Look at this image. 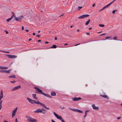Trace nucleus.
<instances>
[{"label":"nucleus","mask_w":122,"mask_h":122,"mask_svg":"<svg viewBox=\"0 0 122 122\" xmlns=\"http://www.w3.org/2000/svg\"><path fill=\"white\" fill-rule=\"evenodd\" d=\"M7 56H8L9 58H15L17 57V56L15 55H7Z\"/></svg>","instance_id":"11"},{"label":"nucleus","mask_w":122,"mask_h":122,"mask_svg":"<svg viewBox=\"0 0 122 122\" xmlns=\"http://www.w3.org/2000/svg\"><path fill=\"white\" fill-rule=\"evenodd\" d=\"M90 19L89 20L85 23V25H88L89 23L90 22Z\"/></svg>","instance_id":"22"},{"label":"nucleus","mask_w":122,"mask_h":122,"mask_svg":"<svg viewBox=\"0 0 122 122\" xmlns=\"http://www.w3.org/2000/svg\"><path fill=\"white\" fill-rule=\"evenodd\" d=\"M117 38H117V37L115 36V37H113V39L114 40H115L116 39H117Z\"/></svg>","instance_id":"37"},{"label":"nucleus","mask_w":122,"mask_h":122,"mask_svg":"<svg viewBox=\"0 0 122 122\" xmlns=\"http://www.w3.org/2000/svg\"><path fill=\"white\" fill-rule=\"evenodd\" d=\"M78 112L81 113H82L83 112L82 111L80 110H78Z\"/></svg>","instance_id":"34"},{"label":"nucleus","mask_w":122,"mask_h":122,"mask_svg":"<svg viewBox=\"0 0 122 122\" xmlns=\"http://www.w3.org/2000/svg\"><path fill=\"white\" fill-rule=\"evenodd\" d=\"M21 87V86L20 85H19L18 86L14 87V88L12 89V91H13L17 90L20 88Z\"/></svg>","instance_id":"9"},{"label":"nucleus","mask_w":122,"mask_h":122,"mask_svg":"<svg viewBox=\"0 0 122 122\" xmlns=\"http://www.w3.org/2000/svg\"><path fill=\"white\" fill-rule=\"evenodd\" d=\"M53 114L56 117V118L59 120H62L63 119L62 117L61 116H59L55 112H53Z\"/></svg>","instance_id":"4"},{"label":"nucleus","mask_w":122,"mask_h":122,"mask_svg":"<svg viewBox=\"0 0 122 122\" xmlns=\"http://www.w3.org/2000/svg\"><path fill=\"white\" fill-rule=\"evenodd\" d=\"M95 4H93L92 5V7H94V6H95Z\"/></svg>","instance_id":"55"},{"label":"nucleus","mask_w":122,"mask_h":122,"mask_svg":"<svg viewBox=\"0 0 122 122\" xmlns=\"http://www.w3.org/2000/svg\"><path fill=\"white\" fill-rule=\"evenodd\" d=\"M92 107L94 109H98V107H96L94 104H92Z\"/></svg>","instance_id":"14"},{"label":"nucleus","mask_w":122,"mask_h":122,"mask_svg":"<svg viewBox=\"0 0 122 122\" xmlns=\"http://www.w3.org/2000/svg\"><path fill=\"white\" fill-rule=\"evenodd\" d=\"M33 35H35V33H33Z\"/></svg>","instance_id":"58"},{"label":"nucleus","mask_w":122,"mask_h":122,"mask_svg":"<svg viewBox=\"0 0 122 122\" xmlns=\"http://www.w3.org/2000/svg\"><path fill=\"white\" fill-rule=\"evenodd\" d=\"M111 36L110 37H106V39H107L108 38H111Z\"/></svg>","instance_id":"39"},{"label":"nucleus","mask_w":122,"mask_h":122,"mask_svg":"<svg viewBox=\"0 0 122 122\" xmlns=\"http://www.w3.org/2000/svg\"><path fill=\"white\" fill-rule=\"evenodd\" d=\"M37 102L35 101V103L37 104H40L41 106L43 107L44 108L46 109L47 110L49 109V108L46 107V105L40 102L39 101H37Z\"/></svg>","instance_id":"2"},{"label":"nucleus","mask_w":122,"mask_h":122,"mask_svg":"<svg viewBox=\"0 0 122 122\" xmlns=\"http://www.w3.org/2000/svg\"><path fill=\"white\" fill-rule=\"evenodd\" d=\"M4 122H8L6 121H4Z\"/></svg>","instance_id":"64"},{"label":"nucleus","mask_w":122,"mask_h":122,"mask_svg":"<svg viewBox=\"0 0 122 122\" xmlns=\"http://www.w3.org/2000/svg\"><path fill=\"white\" fill-rule=\"evenodd\" d=\"M9 78H15L16 77L15 76V75H13L12 76H9Z\"/></svg>","instance_id":"21"},{"label":"nucleus","mask_w":122,"mask_h":122,"mask_svg":"<svg viewBox=\"0 0 122 122\" xmlns=\"http://www.w3.org/2000/svg\"><path fill=\"white\" fill-rule=\"evenodd\" d=\"M25 31H26L27 32H28L29 31V30H25Z\"/></svg>","instance_id":"59"},{"label":"nucleus","mask_w":122,"mask_h":122,"mask_svg":"<svg viewBox=\"0 0 122 122\" xmlns=\"http://www.w3.org/2000/svg\"><path fill=\"white\" fill-rule=\"evenodd\" d=\"M68 44L66 43V44H64V45H65V46H66V45H68Z\"/></svg>","instance_id":"63"},{"label":"nucleus","mask_w":122,"mask_h":122,"mask_svg":"<svg viewBox=\"0 0 122 122\" xmlns=\"http://www.w3.org/2000/svg\"><path fill=\"white\" fill-rule=\"evenodd\" d=\"M36 37H40V36L39 35H37L36 36Z\"/></svg>","instance_id":"41"},{"label":"nucleus","mask_w":122,"mask_h":122,"mask_svg":"<svg viewBox=\"0 0 122 122\" xmlns=\"http://www.w3.org/2000/svg\"><path fill=\"white\" fill-rule=\"evenodd\" d=\"M8 68V67H4V69H7Z\"/></svg>","instance_id":"40"},{"label":"nucleus","mask_w":122,"mask_h":122,"mask_svg":"<svg viewBox=\"0 0 122 122\" xmlns=\"http://www.w3.org/2000/svg\"><path fill=\"white\" fill-rule=\"evenodd\" d=\"M92 29V27H90V28H89V30H91Z\"/></svg>","instance_id":"56"},{"label":"nucleus","mask_w":122,"mask_h":122,"mask_svg":"<svg viewBox=\"0 0 122 122\" xmlns=\"http://www.w3.org/2000/svg\"><path fill=\"white\" fill-rule=\"evenodd\" d=\"M61 121L62 122H65V121L63 119L61 120Z\"/></svg>","instance_id":"49"},{"label":"nucleus","mask_w":122,"mask_h":122,"mask_svg":"<svg viewBox=\"0 0 122 122\" xmlns=\"http://www.w3.org/2000/svg\"><path fill=\"white\" fill-rule=\"evenodd\" d=\"M99 25L101 27H103L105 26V25L103 24H100Z\"/></svg>","instance_id":"27"},{"label":"nucleus","mask_w":122,"mask_h":122,"mask_svg":"<svg viewBox=\"0 0 122 122\" xmlns=\"http://www.w3.org/2000/svg\"><path fill=\"white\" fill-rule=\"evenodd\" d=\"M101 34L100 35V36H102V35H104L105 34Z\"/></svg>","instance_id":"46"},{"label":"nucleus","mask_w":122,"mask_h":122,"mask_svg":"<svg viewBox=\"0 0 122 122\" xmlns=\"http://www.w3.org/2000/svg\"><path fill=\"white\" fill-rule=\"evenodd\" d=\"M60 108L63 109H64L65 108V107H60Z\"/></svg>","instance_id":"50"},{"label":"nucleus","mask_w":122,"mask_h":122,"mask_svg":"<svg viewBox=\"0 0 122 122\" xmlns=\"http://www.w3.org/2000/svg\"><path fill=\"white\" fill-rule=\"evenodd\" d=\"M55 40H57V37H56L55 38Z\"/></svg>","instance_id":"60"},{"label":"nucleus","mask_w":122,"mask_h":122,"mask_svg":"<svg viewBox=\"0 0 122 122\" xmlns=\"http://www.w3.org/2000/svg\"><path fill=\"white\" fill-rule=\"evenodd\" d=\"M34 88L37 91V92H36V93L42 94L47 97H49L50 98H51L52 97L50 95L46 94L44 92H43L42 90L40 88L36 87H35Z\"/></svg>","instance_id":"1"},{"label":"nucleus","mask_w":122,"mask_h":122,"mask_svg":"<svg viewBox=\"0 0 122 122\" xmlns=\"http://www.w3.org/2000/svg\"><path fill=\"white\" fill-rule=\"evenodd\" d=\"M6 32V34H8V32L6 30H5Z\"/></svg>","instance_id":"44"},{"label":"nucleus","mask_w":122,"mask_h":122,"mask_svg":"<svg viewBox=\"0 0 122 122\" xmlns=\"http://www.w3.org/2000/svg\"><path fill=\"white\" fill-rule=\"evenodd\" d=\"M24 28L23 26H22V30H23L24 29Z\"/></svg>","instance_id":"42"},{"label":"nucleus","mask_w":122,"mask_h":122,"mask_svg":"<svg viewBox=\"0 0 122 122\" xmlns=\"http://www.w3.org/2000/svg\"><path fill=\"white\" fill-rule=\"evenodd\" d=\"M27 99L28 101L30 103L32 104L35 103V101L32 100L28 97H27Z\"/></svg>","instance_id":"8"},{"label":"nucleus","mask_w":122,"mask_h":122,"mask_svg":"<svg viewBox=\"0 0 122 122\" xmlns=\"http://www.w3.org/2000/svg\"><path fill=\"white\" fill-rule=\"evenodd\" d=\"M70 109L71 110L75 112H78V110L77 109H72V108H70Z\"/></svg>","instance_id":"24"},{"label":"nucleus","mask_w":122,"mask_h":122,"mask_svg":"<svg viewBox=\"0 0 122 122\" xmlns=\"http://www.w3.org/2000/svg\"><path fill=\"white\" fill-rule=\"evenodd\" d=\"M83 16L82 15H81V16H80V17H79L78 18L79 19H82L83 18Z\"/></svg>","instance_id":"28"},{"label":"nucleus","mask_w":122,"mask_h":122,"mask_svg":"<svg viewBox=\"0 0 122 122\" xmlns=\"http://www.w3.org/2000/svg\"><path fill=\"white\" fill-rule=\"evenodd\" d=\"M0 51H2L6 53H9L10 52L9 51H4L0 50Z\"/></svg>","instance_id":"30"},{"label":"nucleus","mask_w":122,"mask_h":122,"mask_svg":"<svg viewBox=\"0 0 122 122\" xmlns=\"http://www.w3.org/2000/svg\"><path fill=\"white\" fill-rule=\"evenodd\" d=\"M15 122H17L18 121H17V118H16L15 119Z\"/></svg>","instance_id":"47"},{"label":"nucleus","mask_w":122,"mask_h":122,"mask_svg":"<svg viewBox=\"0 0 122 122\" xmlns=\"http://www.w3.org/2000/svg\"><path fill=\"white\" fill-rule=\"evenodd\" d=\"M42 112H41V113L43 114H45L46 112V111L44 109L42 108Z\"/></svg>","instance_id":"17"},{"label":"nucleus","mask_w":122,"mask_h":122,"mask_svg":"<svg viewBox=\"0 0 122 122\" xmlns=\"http://www.w3.org/2000/svg\"><path fill=\"white\" fill-rule=\"evenodd\" d=\"M27 121L29 122H33L36 121V119L33 118L31 117H29V119H27Z\"/></svg>","instance_id":"6"},{"label":"nucleus","mask_w":122,"mask_h":122,"mask_svg":"<svg viewBox=\"0 0 122 122\" xmlns=\"http://www.w3.org/2000/svg\"><path fill=\"white\" fill-rule=\"evenodd\" d=\"M12 15L11 16V17L12 18H13V16H14V13L13 12H12Z\"/></svg>","instance_id":"35"},{"label":"nucleus","mask_w":122,"mask_h":122,"mask_svg":"<svg viewBox=\"0 0 122 122\" xmlns=\"http://www.w3.org/2000/svg\"><path fill=\"white\" fill-rule=\"evenodd\" d=\"M2 101H0V110L1 109L2 107Z\"/></svg>","instance_id":"25"},{"label":"nucleus","mask_w":122,"mask_h":122,"mask_svg":"<svg viewBox=\"0 0 122 122\" xmlns=\"http://www.w3.org/2000/svg\"><path fill=\"white\" fill-rule=\"evenodd\" d=\"M51 95L52 96H55L56 95V93L54 92H51Z\"/></svg>","instance_id":"16"},{"label":"nucleus","mask_w":122,"mask_h":122,"mask_svg":"<svg viewBox=\"0 0 122 122\" xmlns=\"http://www.w3.org/2000/svg\"><path fill=\"white\" fill-rule=\"evenodd\" d=\"M15 82H16V81H10V82L11 83H14Z\"/></svg>","instance_id":"36"},{"label":"nucleus","mask_w":122,"mask_h":122,"mask_svg":"<svg viewBox=\"0 0 122 122\" xmlns=\"http://www.w3.org/2000/svg\"><path fill=\"white\" fill-rule=\"evenodd\" d=\"M45 43L46 44H48V42H45Z\"/></svg>","instance_id":"61"},{"label":"nucleus","mask_w":122,"mask_h":122,"mask_svg":"<svg viewBox=\"0 0 122 122\" xmlns=\"http://www.w3.org/2000/svg\"><path fill=\"white\" fill-rule=\"evenodd\" d=\"M63 15H63V14H61V15H60V16H59V17H61V16H63Z\"/></svg>","instance_id":"48"},{"label":"nucleus","mask_w":122,"mask_h":122,"mask_svg":"<svg viewBox=\"0 0 122 122\" xmlns=\"http://www.w3.org/2000/svg\"><path fill=\"white\" fill-rule=\"evenodd\" d=\"M15 20H16L19 21L20 22H21L22 19L24 18V17L22 15L19 16L18 18L16 17L15 16Z\"/></svg>","instance_id":"3"},{"label":"nucleus","mask_w":122,"mask_h":122,"mask_svg":"<svg viewBox=\"0 0 122 122\" xmlns=\"http://www.w3.org/2000/svg\"><path fill=\"white\" fill-rule=\"evenodd\" d=\"M42 112V110L40 109H37V110H36L34 112H36L37 113H38L39 112L41 113V112Z\"/></svg>","instance_id":"13"},{"label":"nucleus","mask_w":122,"mask_h":122,"mask_svg":"<svg viewBox=\"0 0 122 122\" xmlns=\"http://www.w3.org/2000/svg\"><path fill=\"white\" fill-rule=\"evenodd\" d=\"M41 41V40H39L37 41V42H40Z\"/></svg>","instance_id":"54"},{"label":"nucleus","mask_w":122,"mask_h":122,"mask_svg":"<svg viewBox=\"0 0 122 122\" xmlns=\"http://www.w3.org/2000/svg\"><path fill=\"white\" fill-rule=\"evenodd\" d=\"M80 44L79 43V44H76V45H75V46H78V45H80Z\"/></svg>","instance_id":"52"},{"label":"nucleus","mask_w":122,"mask_h":122,"mask_svg":"<svg viewBox=\"0 0 122 122\" xmlns=\"http://www.w3.org/2000/svg\"><path fill=\"white\" fill-rule=\"evenodd\" d=\"M17 107H16V108L13 111L12 114V118L13 117H14L15 116L17 110Z\"/></svg>","instance_id":"5"},{"label":"nucleus","mask_w":122,"mask_h":122,"mask_svg":"<svg viewBox=\"0 0 122 122\" xmlns=\"http://www.w3.org/2000/svg\"><path fill=\"white\" fill-rule=\"evenodd\" d=\"M26 118H28V119H29V117H28L27 116H26Z\"/></svg>","instance_id":"51"},{"label":"nucleus","mask_w":122,"mask_h":122,"mask_svg":"<svg viewBox=\"0 0 122 122\" xmlns=\"http://www.w3.org/2000/svg\"><path fill=\"white\" fill-rule=\"evenodd\" d=\"M4 66H0V69H4Z\"/></svg>","instance_id":"33"},{"label":"nucleus","mask_w":122,"mask_h":122,"mask_svg":"<svg viewBox=\"0 0 122 122\" xmlns=\"http://www.w3.org/2000/svg\"><path fill=\"white\" fill-rule=\"evenodd\" d=\"M82 7L79 6L78 7V8L77 10H79L80 9L82 8Z\"/></svg>","instance_id":"32"},{"label":"nucleus","mask_w":122,"mask_h":122,"mask_svg":"<svg viewBox=\"0 0 122 122\" xmlns=\"http://www.w3.org/2000/svg\"><path fill=\"white\" fill-rule=\"evenodd\" d=\"M121 118V117H117V119H118V120H119V119H120Z\"/></svg>","instance_id":"43"},{"label":"nucleus","mask_w":122,"mask_h":122,"mask_svg":"<svg viewBox=\"0 0 122 122\" xmlns=\"http://www.w3.org/2000/svg\"><path fill=\"white\" fill-rule=\"evenodd\" d=\"M88 111L87 110H86L85 112V115H86L87 114V113L88 112Z\"/></svg>","instance_id":"38"},{"label":"nucleus","mask_w":122,"mask_h":122,"mask_svg":"<svg viewBox=\"0 0 122 122\" xmlns=\"http://www.w3.org/2000/svg\"><path fill=\"white\" fill-rule=\"evenodd\" d=\"M11 70V69L9 70H5V73L7 74H9L10 73V71Z\"/></svg>","instance_id":"18"},{"label":"nucleus","mask_w":122,"mask_h":122,"mask_svg":"<svg viewBox=\"0 0 122 122\" xmlns=\"http://www.w3.org/2000/svg\"><path fill=\"white\" fill-rule=\"evenodd\" d=\"M100 96L104 98H106L107 100L109 99V97L107 95H100Z\"/></svg>","instance_id":"12"},{"label":"nucleus","mask_w":122,"mask_h":122,"mask_svg":"<svg viewBox=\"0 0 122 122\" xmlns=\"http://www.w3.org/2000/svg\"><path fill=\"white\" fill-rule=\"evenodd\" d=\"M32 40V39L31 38H30L29 40V41H30L31 40Z\"/></svg>","instance_id":"57"},{"label":"nucleus","mask_w":122,"mask_h":122,"mask_svg":"<svg viewBox=\"0 0 122 122\" xmlns=\"http://www.w3.org/2000/svg\"><path fill=\"white\" fill-rule=\"evenodd\" d=\"M12 19V18H11V17H10V18H9V19H7L6 20V21H7V22H8L10 20Z\"/></svg>","instance_id":"26"},{"label":"nucleus","mask_w":122,"mask_h":122,"mask_svg":"<svg viewBox=\"0 0 122 122\" xmlns=\"http://www.w3.org/2000/svg\"><path fill=\"white\" fill-rule=\"evenodd\" d=\"M117 10H113L112 12V13L113 14H114L115 13V11Z\"/></svg>","instance_id":"31"},{"label":"nucleus","mask_w":122,"mask_h":122,"mask_svg":"<svg viewBox=\"0 0 122 122\" xmlns=\"http://www.w3.org/2000/svg\"><path fill=\"white\" fill-rule=\"evenodd\" d=\"M86 114L84 116V117H86Z\"/></svg>","instance_id":"62"},{"label":"nucleus","mask_w":122,"mask_h":122,"mask_svg":"<svg viewBox=\"0 0 122 122\" xmlns=\"http://www.w3.org/2000/svg\"><path fill=\"white\" fill-rule=\"evenodd\" d=\"M72 100L74 101H76L79 100L81 99V98L80 97H74L72 98Z\"/></svg>","instance_id":"10"},{"label":"nucleus","mask_w":122,"mask_h":122,"mask_svg":"<svg viewBox=\"0 0 122 122\" xmlns=\"http://www.w3.org/2000/svg\"><path fill=\"white\" fill-rule=\"evenodd\" d=\"M36 94H32V96L36 100L38 99V98L37 97H36Z\"/></svg>","instance_id":"15"},{"label":"nucleus","mask_w":122,"mask_h":122,"mask_svg":"<svg viewBox=\"0 0 122 122\" xmlns=\"http://www.w3.org/2000/svg\"><path fill=\"white\" fill-rule=\"evenodd\" d=\"M52 122H56L54 120H51Z\"/></svg>","instance_id":"53"},{"label":"nucleus","mask_w":122,"mask_h":122,"mask_svg":"<svg viewBox=\"0 0 122 122\" xmlns=\"http://www.w3.org/2000/svg\"><path fill=\"white\" fill-rule=\"evenodd\" d=\"M82 15L83 18L87 17L89 16V15L88 14L83 15Z\"/></svg>","instance_id":"20"},{"label":"nucleus","mask_w":122,"mask_h":122,"mask_svg":"<svg viewBox=\"0 0 122 122\" xmlns=\"http://www.w3.org/2000/svg\"><path fill=\"white\" fill-rule=\"evenodd\" d=\"M5 70H1L0 72L2 73H5Z\"/></svg>","instance_id":"29"},{"label":"nucleus","mask_w":122,"mask_h":122,"mask_svg":"<svg viewBox=\"0 0 122 122\" xmlns=\"http://www.w3.org/2000/svg\"><path fill=\"white\" fill-rule=\"evenodd\" d=\"M3 91L1 90L0 92V97L3 98Z\"/></svg>","instance_id":"19"},{"label":"nucleus","mask_w":122,"mask_h":122,"mask_svg":"<svg viewBox=\"0 0 122 122\" xmlns=\"http://www.w3.org/2000/svg\"><path fill=\"white\" fill-rule=\"evenodd\" d=\"M86 33V34H87L88 35H89L90 34V32H87V33Z\"/></svg>","instance_id":"45"},{"label":"nucleus","mask_w":122,"mask_h":122,"mask_svg":"<svg viewBox=\"0 0 122 122\" xmlns=\"http://www.w3.org/2000/svg\"><path fill=\"white\" fill-rule=\"evenodd\" d=\"M57 47V46L56 45H53L52 46V47L50 48H55Z\"/></svg>","instance_id":"23"},{"label":"nucleus","mask_w":122,"mask_h":122,"mask_svg":"<svg viewBox=\"0 0 122 122\" xmlns=\"http://www.w3.org/2000/svg\"><path fill=\"white\" fill-rule=\"evenodd\" d=\"M116 0H114L112 1L110 3L108 4V5H106L103 8H102L103 10L105 9V8L108 7H109L112 4L114 1H115Z\"/></svg>","instance_id":"7"}]
</instances>
